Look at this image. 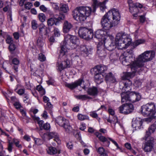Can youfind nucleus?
Masks as SVG:
<instances>
[{
  "label": "nucleus",
  "mask_w": 156,
  "mask_h": 156,
  "mask_svg": "<svg viewBox=\"0 0 156 156\" xmlns=\"http://www.w3.org/2000/svg\"><path fill=\"white\" fill-rule=\"evenodd\" d=\"M80 51L82 52L85 57L89 56V55L91 54V48H87L85 45H81L80 48Z\"/></svg>",
  "instance_id": "nucleus-18"
},
{
  "label": "nucleus",
  "mask_w": 156,
  "mask_h": 156,
  "mask_svg": "<svg viewBox=\"0 0 156 156\" xmlns=\"http://www.w3.org/2000/svg\"><path fill=\"white\" fill-rule=\"evenodd\" d=\"M48 136L50 139L54 138L55 139L54 140H56V139L58 140V138L57 133L55 132L49 133Z\"/></svg>",
  "instance_id": "nucleus-39"
},
{
  "label": "nucleus",
  "mask_w": 156,
  "mask_h": 156,
  "mask_svg": "<svg viewBox=\"0 0 156 156\" xmlns=\"http://www.w3.org/2000/svg\"><path fill=\"white\" fill-rule=\"evenodd\" d=\"M132 74L130 73H124L122 77V80H125L124 82H120V84H123L124 86L122 89H124L126 92H123L121 94V101L122 102H130L129 101V96L128 92L130 90L131 86L132 85V82L129 80L132 76Z\"/></svg>",
  "instance_id": "nucleus-1"
},
{
  "label": "nucleus",
  "mask_w": 156,
  "mask_h": 156,
  "mask_svg": "<svg viewBox=\"0 0 156 156\" xmlns=\"http://www.w3.org/2000/svg\"><path fill=\"white\" fill-rule=\"evenodd\" d=\"M104 33V31L102 30H98L95 32L94 37L100 40L103 37Z\"/></svg>",
  "instance_id": "nucleus-30"
},
{
  "label": "nucleus",
  "mask_w": 156,
  "mask_h": 156,
  "mask_svg": "<svg viewBox=\"0 0 156 156\" xmlns=\"http://www.w3.org/2000/svg\"><path fill=\"white\" fill-rule=\"evenodd\" d=\"M88 94L92 96H96L98 94L97 88L95 87H90L87 90Z\"/></svg>",
  "instance_id": "nucleus-29"
},
{
  "label": "nucleus",
  "mask_w": 156,
  "mask_h": 156,
  "mask_svg": "<svg viewBox=\"0 0 156 156\" xmlns=\"http://www.w3.org/2000/svg\"><path fill=\"white\" fill-rule=\"evenodd\" d=\"M12 64L14 65L13 66L12 68L15 70V73L17 74V73L18 72V66L19 64L20 61L17 58H14L12 60Z\"/></svg>",
  "instance_id": "nucleus-33"
},
{
  "label": "nucleus",
  "mask_w": 156,
  "mask_h": 156,
  "mask_svg": "<svg viewBox=\"0 0 156 156\" xmlns=\"http://www.w3.org/2000/svg\"><path fill=\"white\" fill-rule=\"evenodd\" d=\"M127 2L128 3L129 8L133 7V6H134V5L136 4V3H133L132 0H128L127 1Z\"/></svg>",
  "instance_id": "nucleus-64"
},
{
  "label": "nucleus",
  "mask_w": 156,
  "mask_h": 156,
  "mask_svg": "<svg viewBox=\"0 0 156 156\" xmlns=\"http://www.w3.org/2000/svg\"><path fill=\"white\" fill-rule=\"evenodd\" d=\"M38 59L41 62H43L46 59L44 55L40 53L39 54Z\"/></svg>",
  "instance_id": "nucleus-54"
},
{
  "label": "nucleus",
  "mask_w": 156,
  "mask_h": 156,
  "mask_svg": "<svg viewBox=\"0 0 156 156\" xmlns=\"http://www.w3.org/2000/svg\"><path fill=\"white\" fill-rule=\"evenodd\" d=\"M77 117L79 120L81 121L89 119L88 117L86 115H83L81 114L78 115Z\"/></svg>",
  "instance_id": "nucleus-48"
},
{
  "label": "nucleus",
  "mask_w": 156,
  "mask_h": 156,
  "mask_svg": "<svg viewBox=\"0 0 156 156\" xmlns=\"http://www.w3.org/2000/svg\"><path fill=\"white\" fill-rule=\"evenodd\" d=\"M134 109V107L133 105L130 103H126V111L124 112L125 114L127 115L131 113Z\"/></svg>",
  "instance_id": "nucleus-31"
},
{
  "label": "nucleus",
  "mask_w": 156,
  "mask_h": 156,
  "mask_svg": "<svg viewBox=\"0 0 156 156\" xmlns=\"http://www.w3.org/2000/svg\"><path fill=\"white\" fill-rule=\"evenodd\" d=\"M49 41L50 42V45H52V44L55 41V39L53 36L50 37L49 39Z\"/></svg>",
  "instance_id": "nucleus-61"
},
{
  "label": "nucleus",
  "mask_w": 156,
  "mask_h": 156,
  "mask_svg": "<svg viewBox=\"0 0 156 156\" xmlns=\"http://www.w3.org/2000/svg\"><path fill=\"white\" fill-rule=\"evenodd\" d=\"M119 55L115 52H114L110 55V58L111 60L115 61L118 59Z\"/></svg>",
  "instance_id": "nucleus-41"
},
{
  "label": "nucleus",
  "mask_w": 156,
  "mask_h": 156,
  "mask_svg": "<svg viewBox=\"0 0 156 156\" xmlns=\"http://www.w3.org/2000/svg\"><path fill=\"white\" fill-rule=\"evenodd\" d=\"M32 6V3L30 2H27L25 4V8L27 9H30Z\"/></svg>",
  "instance_id": "nucleus-53"
},
{
  "label": "nucleus",
  "mask_w": 156,
  "mask_h": 156,
  "mask_svg": "<svg viewBox=\"0 0 156 156\" xmlns=\"http://www.w3.org/2000/svg\"><path fill=\"white\" fill-rule=\"evenodd\" d=\"M101 24L102 27L105 30H109L113 26L117 25L111 20L110 17L105 15L102 18L101 20Z\"/></svg>",
  "instance_id": "nucleus-6"
},
{
  "label": "nucleus",
  "mask_w": 156,
  "mask_h": 156,
  "mask_svg": "<svg viewBox=\"0 0 156 156\" xmlns=\"http://www.w3.org/2000/svg\"><path fill=\"white\" fill-rule=\"evenodd\" d=\"M119 109L120 113L125 114L124 112L126 111V104H124L121 106Z\"/></svg>",
  "instance_id": "nucleus-44"
},
{
  "label": "nucleus",
  "mask_w": 156,
  "mask_h": 156,
  "mask_svg": "<svg viewBox=\"0 0 156 156\" xmlns=\"http://www.w3.org/2000/svg\"><path fill=\"white\" fill-rule=\"evenodd\" d=\"M31 117L35 121H36L37 122V123L39 124V126L41 129V127H42L43 125L44 124V121L42 120H40V119L38 117H36L35 115H31Z\"/></svg>",
  "instance_id": "nucleus-35"
},
{
  "label": "nucleus",
  "mask_w": 156,
  "mask_h": 156,
  "mask_svg": "<svg viewBox=\"0 0 156 156\" xmlns=\"http://www.w3.org/2000/svg\"><path fill=\"white\" fill-rule=\"evenodd\" d=\"M48 153L51 155H53L57 153H60V150H57L55 147H49L47 151Z\"/></svg>",
  "instance_id": "nucleus-32"
},
{
  "label": "nucleus",
  "mask_w": 156,
  "mask_h": 156,
  "mask_svg": "<svg viewBox=\"0 0 156 156\" xmlns=\"http://www.w3.org/2000/svg\"><path fill=\"white\" fill-rule=\"evenodd\" d=\"M88 31L87 32V33H86L87 36L86 37H85V39L87 40L92 39L94 36V34L92 30L89 29Z\"/></svg>",
  "instance_id": "nucleus-38"
},
{
  "label": "nucleus",
  "mask_w": 156,
  "mask_h": 156,
  "mask_svg": "<svg viewBox=\"0 0 156 156\" xmlns=\"http://www.w3.org/2000/svg\"><path fill=\"white\" fill-rule=\"evenodd\" d=\"M67 6L66 5H62L60 7V10L65 13L67 12Z\"/></svg>",
  "instance_id": "nucleus-51"
},
{
  "label": "nucleus",
  "mask_w": 156,
  "mask_h": 156,
  "mask_svg": "<svg viewBox=\"0 0 156 156\" xmlns=\"http://www.w3.org/2000/svg\"><path fill=\"white\" fill-rule=\"evenodd\" d=\"M155 53L153 51H147L140 55L137 61L133 63V66L136 65L139 67L141 71H146V68L144 66V63L150 61L154 57Z\"/></svg>",
  "instance_id": "nucleus-3"
},
{
  "label": "nucleus",
  "mask_w": 156,
  "mask_h": 156,
  "mask_svg": "<svg viewBox=\"0 0 156 156\" xmlns=\"http://www.w3.org/2000/svg\"><path fill=\"white\" fill-rule=\"evenodd\" d=\"M90 115L93 118H96L97 119H98V115L96 113L95 111H93L91 112H90Z\"/></svg>",
  "instance_id": "nucleus-52"
},
{
  "label": "nucleus",
  "mask_w": 156,
  "mask_h": 156,
  "mask_svg": "<svg viewBox=\"0 0 156 156\" xmlns=\"http://www.w3.org/2000/svg\"><path fill=\"white\" fill-rule=\"evenodd\" d=\"M39 34L42 36L43 35H47L48 34V28L43 23L40 24L38 27Z\"/></svg>",
  "instance_id": "nucleus-17"
},
{
  "label": "nucleus",
  "mask_w": 156,
  "mask_h": 156,
  "mask_svg": "<svg viewBox=\"0 0 156 156\" xmlns=\"http://www.w3.org/2000/svg\"><path fill=\"white\" fill-rule=\"evenodd\" d=\"M77 98L78 99L81 100L82 101L86 100L87 99H91V98L88 96L87 95H80L77 96Z\"/></svg>",
  "instance_id": "nucleus-42"
},
{
  "label": "nucleus",
  "mask_w": 156,
  "mask_h": 156,
  "mask_svg": "<svg viewBox=\"0 0 156 156\" xmlns=\"http://www.w3.org/2000/svg\"><path fill=\"white\" fill-rule=\"evenodd\" d=\"M105 80L107 83H114L116 82L115 78L111 72L105 75Z\"/></svg>",
  "instance_id": "nucleus-21"
},
{
  "label": "nucleus",
  "mask_w": 156,
  "mask_h": 156,
  "mask_svg": "<svg viewBox=\"0 0 156 156\" xmlns=\"http://www.w3.org/2000/svg\"><path fill=\"white\" fill-rule=\"evenodd\" d=\"M37 45L39 47H41L43 46L44 43L41 37L38 38L37 41Z\"/></svg>",
  "instance_id": "nucleus-49"
},
{
  "label": "nucleus",
  "mask_w": 156,
  "mask_h": 156,
  "mask_svg": "<svg viewBox=\"0 0 156 156\" xmlns=\"http://www.w3.org/2000/svg\"><path fill=\"white\" fill-rule=\"evenodd\" d=\"M89 29L85 27H81L78 31V34L80 37L85 39V37H86V33L89 31Z\"/></svg>",
  "instance_id": "nucleus-28"
},
{
  "label": "nucleus",
  "mask_w": 156,
  "mask_h": 156,
  "mask_svg": "<svg viewBox=\"0 0 156 156\" xmlns=\"http://www.w3.org/2000/svg\"><path fill=\"white\" fill-rule=\"evenodd\" d=\"M62 64V62L60 63H58L57 67L58 68V69H59L60 71H61L66 68L65 66Z\"/></svg>",
  "instance_id": "nucleus-56"
},
{
  "label": "nucleus",
  "mask_w": 156,
  "mask_h": 156,
  "mask_svg": "<svg viewBox=\"0 0 156 156\" xmlns=\"http://www.w3.org/2000/svg\"><path fill=\"white\" fill-rule=\"evenodd\" d=\"M73 27V25L67 21H65L63 24V32L64 33H68Z\"/></svg>",
  "instance_id": "nucleus-22"
},
{
  "label": "nucleus",
  "mask_w": 156,
  "mask_h": 156,
  "mask_svg": "<svg viewBox=\"0 0 156 156\" xmlns=\"http://www.w3.org/2000/svg\"><path fill=\"white\" fill-rule=\"evenodd\" d=\"M99 6H100V10L102 12H103L106 8V7L105 5L103 3H100V5Z\"/></svg>",
  "instance_id": "nucleus-63"
},
{
  "label": "nucleus",
  "mask_w": 156,
  "mask_h": 156,
  "mask_svg": "<svg viewBox=\"0 0 156 156\" xmlns=\"http://www.w3.org/2000/svg\"><path fill=\"white\" fill-rule=\"evenodd\" d=\"M101 48L97 47V53L99 54L101 57H104L106 56V53L105 51V49H103L100 50Z\"/></svg>",
  "instance_id": "nucleus-37"
},
{
  "label": "nucleus",
  "mask_w": 156,
  "mask_h": 156,
  "mask_svg": "<svg viewBox=\"0 0 156 156\" xmlns=\"http://www.w3.org/2000/svg\"><path fill=\"white\" fill-rule=\"evenodd\" d=\"M51 128L50 124L49 123L47 122L44 124L42 127H41V130L44 129L46 130H49Z\"/></svg>",
  "instance_id": "nucleus-47"
},
{
  "label": "nucleus",
  "mask_w": 156,
  "mask_h": 156,
  "mask_svg": "<svg viewBox=\"0 0 156 156\" xmlns=\"http://www.w3.org/2000/svg\"><path fill=\"white\" fill-rule=\"evenodd\" d=\"M126 56L124 53H123L119 58V60L125 66H128V64H127V62H126L127 60Z\"/></svg>",
  "instance_id": "nucleus-34"
},
{
  "label": "nucleus",
  "mask_w": 156,
  "mask_h": 156,
  "mask_svg": "<svg viewBox=\"0 0 156 156\" xmlns=\"http://www.w3.org/2000/svg\"><path fill=\"white\" fill-rule=\"evenodd\" d=\"M75 61L77 62V65L80 66L82 64V61L78 56H75Z\"/></svg>",
  "instance_id": "nucleus-50"
},
{
  "label": "nucleus",
  "mask_w": 156,
  "mask_h": 156,
  "mask_svg": "<svg viewBox=\"0 0 156 156\" xmlns=\"http://www.w3.org/2000/svg\"><path fill=\"white\" fill-rule=\"evenodd\" d=\"M91 8L89 7L80 6L76 8L72 12L74 19L77 21H84L91 13Z\"/></svg>",
  "instance_id": "nucleus-2"
},
{
  "label": "nucleus",
  "mask_w": 156,
  "mask_h": 156,
  "mask_svg": "<svg viewBox=\"0 0 156 156\" xmlns=\"http://www.w3.org/2000/svg\"><path fill=\"white\" fill-rule=\"evenodd\" d=\"M84 81L83 79H80L78 80L71 83H67L66 84V86L71 90H73L78 86H80Z\"/></svg>",
  "instance_id": "nucleus-16"
},
{
  "label": "nucleus",
  "mask_w": 156,
  "mask_h": 156,
  "mask_svg": "<svg viewBox=\"0 0 156 156\" xmlns=\"http://www.w3.org/2000/svg\"><path fill=\"white\" fill-rule=\"evenodd\" d=\"M6 43L9 45L13 43V41L12 38L10 36H8L6 39Z\"/></svg>",
  "instance_id": "nucleus-55"
},
{
  "label": "nucleus",
  "mask_w": 156,
  "mask_h": 156,
  "mask_svg": "<svg viewBox=\"0 0 156 156\" xmlns=\"http://www.w3.org/2000/svg\"><path fill=\"white\" fill-rule=\"evenodd\" d=\"M64 14H59V15L56 14L54 15L53 17L48 19L47 20V24L48 27L52 26L55 24L57 25L59 22L61 20L65 18Z\"/></svg>",
  "instance_id": "nucleus-10"
},
{
  "label": "nucleus",
  "mask_w": 156,
  "mask_h": 156,
  "mask_svg": "<svg viewBox=\"0 0 156 156\" xmlns=\"http://www.w3.org/2000/svg\"><path fill=\"white\" fill-rule=\"evenodd\" d=\"M107 69V68L106 66L104 65H101L96 66L93 69V70L94 72H98V73H101L106 70Z\"/></svg>",
  "instance_id": "nucleus-27"
},
{
  "label": "nucleus",
  "mask_w": 156,
  "mask_h": 156,
  "mask_svg": "<svg viewBox=\"0 0 156 156\" xmlns=\"http://www.w3.org/2000/svg\"><path fill=\"white\" fill-rule=\"evenodd\" d=\"M129 101L132 103L140 100L141 98V95L138 93L135 92H131L129 93Z\"/></svg>",
  "instance_id": "nucleus-15"
},
{
  "label": "nucleus",
  "mask_w": 156,
  "mask_h": 156,
  "mask_svg": "<svg viewBox=\"0 0 156 156\" xmlns=\"http://www.w3.org/2000/svg\"><path fill=\"white\" fill-rule=\"evenodd\" d=\"M54 34L55 36L56 37H58L60 36V34L59 30L57 28L54 29Z\"/></svg>",
  "instance_id": "nucleus-57"
},
{
  "label": "nucleus",
  "mask_w": 156,
  "mask_h": 156,
  "mask_svg": "<svg viewBox=\"0 0 156 156\" xmlns=\"http://www.w3.org/2000/svg\"><path fill=\"white\" fill-rule=\"evenodd\" d=\"M154 140L153 137L150 138L145 142L142 146V149L145 152H149L152 151L153 147Z\"/></svg>",
  "instance_id": "nucleus-11"
},
{
  "label": "nucleus",
  "mask_w": 156,
  "mask_h": 156,
  "mask_svg": "<svg viewBox=\"0 0 156 156\" xmlns=\"http://www.w3.org/2000/svg\"><path fill=\"white\" fill-rule=\"evenodd\" d=\"M105 15L109 17L110 19L112 18V21L115 23V24L117 25L119 23L120 19V15L118 9L113 8Z\"/></svg>",
  "instance_id": "nucleus-9"
},
{
  "label": "nucleus",
  "mask_w": 156,
  "mask_h": 156,
  "mask_svg": "<svg viewBox=\"0 0 156 156\" xmlns=\"http://www.w3.org/2000/svg\"><path fill=\"white\" fill-rule=\"evenodd\" d=\"M16 48V46L14 43L11 44L9 47V51L12 54L14 53V51Z\"/></svg>",
  "instance_id": "nucleus-40"
},
{
  "label": "nucleus",
  "mask_w": 156,
  "mask_h": 156,
  "mask_svg": "<svg viewBox=\"0 0 156 156\" xmlns=\"http://www.w3.org/2000/svg\"><path fill=\"white\" fill-rule=\"evenodd\" d=\"M64 41L67 48L69 49L74 48V45H77L79 44V38L75 36L69 34L66 35L64 37Z\"/></svg>",
  "instance_id": "nucleus-5"
},
{
  "label": "nucleus",
  "mask_w": 156,
  "mask_h": 156,
  "mask_svg": "<svg viewBox=\"0 0 156 156\" xmlns=\"http://www.w3.org/2000/svg\"><path fill=\"white\" fill-rule=\"evenodd\" d=\"M38 17L40 21L43 23L45 20L46 17L44 14L43 13H41L38 14Z\"/></svg>",
  "instance_id": "nucleus-46"
},
{
  "label": "nucleus",
  "mask_w": 156,
  "mask_h": 156,
  "mask_svg": "<svg viewBox=\"0 0 156 156\" xmlns=\"http://www.w3.org/2000/svg\"><path fill=\"white\" fill-rule=\"evenodd\" d=\"M142 113L145 116L154 115L156 113L155 105L153 103H147L142 107Z\"/></svg>",
  "instance_id": "nucleus-7"
},
{
  "label": "nucleus",
  "mask_w": 156,
  "mask_h": 156,
  "mask_svg": "<svg viewBox=\"0 0 156 156\" xmlns=\"http://www.w3.org/2000/svg\"><path fill=\"white\" fill-rule=\"evenodd\" d=\"M31 24L32 28L34 30H36L39 27L37 21L35 20H33L31 21Z\"/></svg>",
  "instance_id": "nucleus-43"
},
{
  "label": "nucleus",
  "mask_w": 156,
  "mask_h": 156,
  "mask_svg": "<svg viewBox=\"0 0 156 156\" xmlns=\"http://www.w3.org/2000/svg\"><path fill=\"white\" fill-rule=\"evenodd\" d=\"M68 49H69L67 48L66 45L65 44L64 41L63 44H61L60 47V50L59 51V57L62 58H66L68 56Z\"/></svg>",
  "instance_id": "nucleus-13"
},
{
  "label": "nucleus",
  "mask_w": 156,
  "mask_h": 156,
  "mask_svg": "<svg viewBox=\"0 0 156 156\" xmlns=\"http://www.w3.org/2000/svg\"><path fill=\"white\" fill-rule=\"evenodd\" d=\"M148 116H149V117L146 119L145 120L148 122H150L153 119L156 118V113L154 115H150Z\"/></svg>",
  "instance_id": "nucleus-45"
},
{
  "label": "nucleus",
  "mask_w": 156,
  "mask_h": 156,
  "mask_svg": "<svg viewBox=\"0 0 156 156\" xmlns=\"http://www.w3.org/2000/svg\"><path fill=\"white\" fill-rule=\"evenodd\" d=\"M64 60V61L62 62V64L64 65L66 68H69L71 66L70 60H69L67 57L66 58H62Z\"/></svg>",
  "instance_id": "nucleus-36"
},
{
  "label": "nucleus",
  "mask_w": 156,
  "mask_h": 156,
  "mask_svg": "<svg viewBox=\"0 0 156 156\" xmlns=\"http://www.w3.org/2000/svg\"><path fill=\"white\" fill-rule=\"evenodd\" d=\"M145 40L144 39H138L135 41L133 43V48H131L130 49H127L123 53L126 56H128L129 54H133V49L138 45L144 44L145 42Z\"/></svg>",
  "instance_id": "nucleus-14"
},
{
  "label": "nucleus",
  "mask_w": 156,
  "mask_h": 156,
  "mask_svg": "<svg viewBox=\"0 0 156 156\" xmlns=\"http://www.w3.org/2000/svg\"><path fill=\"white\" fill-rule=\"evenodd\" d=\"M39 8L41 10L44 12H46L47 10V8L43 5H41Z\"/></svg>",
  "instance_id": "nucleus-62"
},
{
  "label": "nucleus",
  "mask_w": 156,
  "mask_h": 156,
  "mask_svg": "<svg viewBox=\"0 0 156 156\" xmlns=\"http://www.w3.org/2000/svg\"><path fill=\"white\" fill-rule=\"evenodd\" d=\"M95 135L103 143L105 142H106L107 144L106 146L108 147H109L110 144V142L108 140L107 138L104 136H102L101 134V133L98 132L95 133Z\"/></svg>",
  "instance_id": "nucleus-26"
},
{
  "label": "nucleus",
  "mask_w": 156,
  "mask_h": 156,
  "mask_svg": "<svg viewBox=\"0 0 156 156\" xmlns=\"http://www.w3.org/2000/svg\"><path fill=\"white\" fill-rule=\"evenodd\" d=\"M100 3H101L99 2L97 0H93V5H94V8L97 6H99Z\"/></svg>",
  "instance_id": "nucleus-60"
},
{
  "label": "nucleus",
  "mask_w": 156,
  "mask_h": 156,
  "mask_svg": "<svg viewBox=\"0 0 156 156\" xmlns=\"http://www.w3.org/2000/svg\"><path fill=\"white\" fill-rule=\"evenodd\" d=\"M126 57L127 58L126 62H127V64H128V66L130 64H131V68L132 69H133L136 72H141L140 70H139L140 68H139V67L136 65L133 66V63L135 62L137 60L134 61V59L133 58V55L129 54L126 56Z\"/></svg>",
  "instance_id": "nucleus-12"
},
{
  "label": "nucleus",
  "mask_w": 156,
  "mask_h": 156,
  "mask_svg": "<svg viewBox=\"0 0 156 156\" xmlns=\"http://www.w3.org/2000/svg\"><path fill=\"white\" fill-rule=\"evenodd\" d=\"M143 122L139 118H136L132 121V126L136 129H140L141 128Z\"/></svg>",
  "instance_id": "nucleus-19"
},
{
  "label": "nucleus",
  "mask_w": 156,
  "mask_h": 156,
  "mask_svg": "<svg viewBox=\"0 0 156 156\" xmlns=\"http://www.w3.org/2000/svg\"><path fill=\"white\" fill-rule=\"evenodd\" d=\"M156 129V124L155 123H154L150 126L148 130L146 132V134L145 137L146 139L147 137L149 136L152 133H153L155 131Z\"/></svg>",
  "instance_id": "nucleus-23"
},
{
  "label": "nucleus",
  "mask_w": 156,
  "mask_h": 156,
  "mask_svg": "<svg viewBox=\"0 0 156 156\" xmlns=\"http://www.w3.org/2000/svg\"><path fill=\"white\" fill-rule=\"evenodd\" d=\"M15 107L17 109H19L21 107V106L20 104V103L19 102H15L13 104Z\"/></svg>",
  "instance_id": "nucleus-59"
},
{
  "label": "nucleus",
  "mask_w": 156,
  "mask_h": 156,
  "mask_svg": "<svg viewBox=\"0 0 156 156\" xmlns=\"http://www.w3.org/2000/svg\"><path fill=\"white\" fill-rule=\"evenodd\" d=\"M55 121L59 125L63 127L66 132L70 133L72 131V128L68 120L61 116H59L57 118Z\"/></svg>",
  "instance_id": "nucleus-8"
},
{
  "label": "nucleus",
  "mask_w": 156,
  "mask_h": 156,
  "mask_svg": "<svg viewBox=\"0 0 156 156\" xmlns=\"http://www.w3.org/2000/svg\"><path fill=\"white\" fill-rule=\"evenodd\" d=\"M34 140L35 144L38 145L41 144L42 143V140L39 138H35Z\"/></svg>",
  "instance_id": "nucleus-58"
},
{
  "label": "nucleus",
  "mask_w": 156,
  "mask_h": 156,
  "mask_svg": "<svg viewBox=\"0 0 156 156\" xmlns=\"http://www.w3.org/2000/svg\"><path fill=\"white\" fill-rule=\"evenodd\" d=\"M115 41L116 44L119 49L126 48L131 44L130 39L124 33H118Z\"/></svg>",
  "instance_id": "nucleus-4"
},
{
  "label": "nucleus",
  "mask_w": 156,
  "mask_h": 156,
  "mask_svg": "<svg viewBox=\"0 0 156 156\" xmlns=\"http://www.w3.org/2000/svg\"><path fill=\"white\" fill-rule=\"evenodd\" d=\"M103 75L101 73L95 72V81L98 84H100L103 81Z\"/></svg>",
  "instance_id": "nucleus-24"
},
{
  "label": "nucleus",
  "mask_w": 156,
  "mask_h": 156,
  "mask_svg": "<svg viewBox=\"0 0 156 156\" xmlns=\"http://www.w3.org/2000/svg\"><path fill=\"white\" fill-rule=\"evenodd\" d=\"M142 5L139 3H136L133 7H129V12L131 13H137L139 11L138 8H142Z\"/></svg>",
  "instance_id": "nucleus-25"
},
{
  "label": "nucleus",
  "mask_w": 156,
  "mask_h": 156,
  "mask_svg": "<svg viewBox=\"0 0 156 156\" xmlns=\"http://www.w3.org/2000/svg\"><path fill=\"white\" fill-rule=\"evenodd\" d=\"M104 45L107 50L109 51H112L114 50L116 46V43L115 42L106 41L104 43Z\"/></svg>",
  "instance_id": "nucleus-20"
}]
</instances>
